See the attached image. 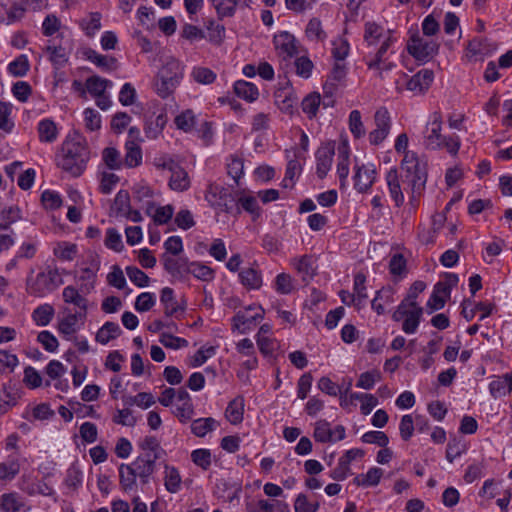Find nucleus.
<instances>
[{
  "label": "nucleus",
  "mask_w": 512,
  "mask_h": 512,
  "mask_svg": "<svg viewBox=\"0 0 512 512\" xmlns=\"http://www.w3.org/2000/svg\"><path fill=\"white\" fill-rule=\"evenodd\" d=\"M130 208L129 193L125 190H120L115 197L112 209L117 216H123Z\"/></svg>",
  "instance_id": "nucleus-47"
},
{
  "label": "nucleus",
  "mask_w": 512,
  "mask_h": 512,
  "mask_svg": "<svg viewBox=\"0 0 512 512\" xmlns=\"http://www.w3.org/2000/svg\"><path fill=\"white\" fill-rule=\"evenodd\" d=\"M434 79V73L430 69H422L413 75L406 83V88L416 94L425 93Z\"/></svg>",
  "instance_id": "nucleus-9"
},
{
  "label": "nucleus",
  "mask_w": 512,
  "mask_h": 512,
  "mask_svg": "<svg viewBox=\"0 0 512 512\" xmlns=\"http://www.w3.org/2000/svg\"><path fill=\"white\" fill-rule=\"evenodd\" d=\"M450 297L449 291L442 288L438 283L434 286L433 293L427 302V306L432 310H440L444 307L446 299Z\"/></svg>",
  "instance_id": "nucleus-31"
},
{
  "label": "nucleus",
  "mask_w": 512,
  "mask_h": 512,
  "mask_svg": "<svg viewBox=\"0 0 512 512\" xmlns=\"http://www.w3.org/2000/svg\"><path fill=\"white\" fill-rule=\"evenodd\" d=\"M375 175L376 171L373 165L357 166L354 176L355 188L361 193L366 192L373 185Z\"/></svg>",
  "instance_id": "nucleus-14"
},
{
  "label": "nucleus",
  "mask_w": 512,
  "mask_h": 512,
  "mask_svg": "<svg viewBox=\"0 0 512 512\" xmlns=\"http://www.w3.org/2000/svg\"><path fill=\"white\" fill-rule=\"evenodd\" d=\"M291 265L301 276L303 282L308 283L316 275V260L312 255H303L293 258Z\"/></svg>",
  "instance_id": "nucleus-10"
},
{
  "label": "nucleus",
  "mask_w": 512,
  "mask_h": 512,
  "mask_svg": "<svg viewBox=\"0 0 512 512\" xmlns=\"http://www.w3.org/2000/svg\"><path fill=\"white\" fill-rule=\"evenodd\" d=\"M334 146L332 144H326L319 147L316 151V172L320 179H323L331 168Z\"/></svg>",
  "instance_id": "nucleus-13"
},
{
  "label": "nucleus",
  "mask_w": 512,
  "mask_h": 512,
  "mask_svg": "<svg viewBox=\"0 0 512 512\" xmlns=\"http://www.w3.org/2000/svg\"><path fill=\"white\" fill-rule=\"evenodd\" d=\"M77 253L76 244L70 243H59L57 247L54 248V254L61 260L71 261L74 259Z\"/></svg>",
  "instance_id": "nucleus-55"
},
{
  "label": "nucleus",
  "mask_w": 512,
  "mask_h": 512,
  "mask_svg": "<svg viewBox=\"0 0 512 512\" xmlns=\"http://www.w3.org/2000/svg\"><path fill=\"white\" fill-rule=\"evenodd\" d=\"M159 342L166 348L180 349L188 346V341L184 338L176 337L168 332H162Z\"/></svg>",
  "instance_id": "nucleus-52"
},
{
  "label": "nucleus",
  "mask_w": 512,
  "mask_h": 512,
  "mask_svg": "<svg viewBox=\"0 0 512 512\" xmlns=\"http://www.w3.org/2000/svg\"><path fill=\"white\" fill-rule=\"evenodd\" d=\"M121 334L120 326L114 322H106L97 332L96 341L101 344H107Z\"/></svg>",
  "instance_id": "nucleus-26"
},
{
  "label": "nucleus",
  "mask_w": 512,
  "mask_h": 512,
  "mask_svg": "<svg viewBox=\"0 0 512 512\" xmlns=\"http://www.w3.org/2000/svg\"><path fill=\"white\" fill-rule=\"evenodd\" d=\"M158 78L164 79H177L181 80L182 78V68L180 63L177 60L171 59L166 62V64L161 68L158 73Z\"/></svg>",
  "instance_id": "nucleus-35"
},
{
  "label": "nucleus",
  "mask_w": 512,
  "mask_h": 512,
  "mask_svg": "<svg viewBox=\"0 0 512 512\" xmlns=\"http://www.w3.org/2000/svg\"><path fill=\"white\" fill-rule=\"evenodd\" d=\"M160 301L164 304V313L166 316H172L178 312H183L184 307L179 305L174 298V291L169 287L161 290Z\"/></svg>",
  "instance_id": "nucleus-19"
},
{
  "label": "nucleus",
  "mask_w": 512,
  "mask_h": 512,
  "mask_svg": "<svg viewBox=\"0 0 512 512\" xmlns=\"http://www.w3.org/2000/svg\"><path fill=\"white\" fill-rule=\"evenodd\" d=\"M241 283L251 289H258L262 284L260 273L254 268H246L239 274Z\"/></svg>",
  "instance_id": "nucleus-37"
},
{
  "label": "nucleus",
  "mask_w": 512,
  "mask_h": 512,
  "mask_svg": "<svg viewBox=\"0 0 512 512\" xmlns=\"http://www.w3.org/2000/svg\"><path fill=\"white\" fill-rule=\"evenodd\" d=\"M243 413L244 399L243 397L238 396L229 402L225 411V416L231 424L236 425L242 422Z\"/></svg>",
  "instance_id": "nucleus-18"
},
{
  "label": "nucleus",
  "mask_w": 512,
  "mask_h": 512,
  "mask_svg": "<svg viewBox=\"0 0 512 512\" xmlns=\"http://www.w3.org/2000/svg\"><path fill=\"white\" fill-rule=\"evenodd\" d=\"M296 102V98L291 93L281 92L276 95V103L285 113L292 114Z\"/></svg>",
  "instance_id": "nucleus-59"
},
{
  "label": "nucleus",
  "mask_w": 512,
  "mask_h": 512,
  "mask_svg": "<svg viewBox=\"0 0 512 512\" xmlns=\"http://www.w3.org/2000/svg\"><path fill=\"white\" fill-rule=\"evenodd\" d=\"M439 50V44L434 40H424L413 37L408 45V52L417 60L426 62L434 57Z\"/></svg>",
  "instance_id": "nucleus-6"
},
{
  "label": "nucleus",
  "mask_w": 512,
  "mask_h": 512,
  "mask_svg": "<svg viewBox=\"0 0 512 512\" xmlns=\"http://www.w3.org/2000/svg\"><path fill=\"white\" fill-rule=\"evenodd\" d=\"M383 28L375 22L365 24L364 40L368 45H373L382 37Z\"/></svg>",
  "instance_id": "nucleus-54"
},
{
  "label": "nucleus",
  "mask_w": 512,
  "mask_h": 512,
  "mask_svg": "<svg viewBox=\"0 0 512 512\" xmlns=\"http://www.w3.org/2000/svg\"><path fill=\"white\" fill-rule=\"evenodd\" d=\"M158 459V455H152L151 453H145L132 463L137 476L140 478L142 484H146L149 481V477L155 470V462Z\"/></svg>",
  "instance_id": "nucleus-8"
},
{
  "label": "nucleus",
  "mask_w": 512,
  "mask_h": 512,
  "mask_svg": "<svg viewBox=\"0 0 512 512\" xmlns=\"http://www.w3.org/2000/svg\"><path fill=\"white\" fill-rule=\"evenodd\" d=\"M337 174L341 185H344L349 174V152L345 144L338 147Z\"/></svg>",
  "instance_id": "nucleus-27"
},
{
  "label": "nucleus",
  "mask_w": 512,
  "mask_h": 512,
  "mask_svg": "<svg viewBox=\"0 0 512 512\" xmlns=\"http://www.w3.org/2000/svg\"><path fill=\"white\" fill-rule=\"evenodd\" d=\"M63 155L58 159V166L77 177L82 174L89 160V151L84 139L77 133L69 137L62 146Z\"/></svg>",
  "instance_id": "nucleus-2"
},
{
  "label": "nucleus",
  "mask_w": 512,
  "mask_h": 512,
  "mask_svg": "<svg viewBox=\"0 0 512 512\" xmlns=\"http://www.w3.org/2000/svg\"><path fill=\"white\" fill-rule=\"evenodd\" d=\"M192 78L199 84L208 85L215 81L216 74L206 67H195L191 73Z\"/></svg>",
  "instance_id": "nucleus-48"
},
{
  "label": "nucleus",
  "mask_w": 512,
  "mask_h": 512,
  "mask_svg": "<svg viewBox=\"0 0 512 512\" xmlns=\"http://www.w3.org/2000/svg\"><path fill=\"white\" fill-rule=\"evenodd\" d=\"M321 104L320 94L317 92H313L308 94L301 103L302 110L304 113L308 115L309 118H313L316 116L318 108Z\"/></svg>",
  "instance_id": "nucleus-41"
},
{
  "label": "nucleus",
  "mask_w": 512,
  "mask_h": 512,
  "mask_svg": "<svg viewBox=\"0 0 512 512\" xmlns=\"http://www.w3.org/2000/svg\"><path fill=\"white\" fill-rule=\"evenodd\" d=\"M54 315V308L49 304H44L37 307L32 318L38 326H46L50 323Z\"/></svg>",
  "instance_id": "nucleus-42"
},
{
  "label": "nucleus",
  "mask_w": 512,
  "mask_h": 512,
  "mask_svg": "<svg viewBox=\"0 0 512 512\" xmlns=\"http://www.w3.org/2000/svg\"><path fill=\"white\" fill-rule=\"evenodd\" d=\"M305 32L307 37L311 40L322 41L326 37L321 22L317 18H312L309 21Z\"/></svg>",
  "instance_id": "nucleus-58"
},
{
  "label": "nucleus",
  "mask_w": 512,
  "mask_h": 512,
  "mask_svg": "<svg viewBox=\"0 0 512 512\" xmlns=\"http://www.w3.org/2000/svg\"><path fill=\"white\" fill-rule=\"evenodd\" d=\"M187 272L193 274L196 278L203 281H209L213 279V270L201 263L192 262L187 267Z\"/></svg>",
  "instance_id": "nucleus-46"
},
{
  "label": "nucleus",
  "mask_w": 512,
  "mask_h": 512,
  "mask_svg": "<svg viewBox=\"0 0 512 512\" xmlns=\"http://www.w3.org/2000/svg\"><path fill=\"white\" fill-rule=\"evenodd\" d=\"M366 277L363 273H358L354 277V296H349L353 305L360 310L364 306V302L367 299L368 295L366 293L365 286Z\"/></svg>",
  "instance_id": "nucleus-17"
},
{
  "label": "nucleus",
  "mask_w": 512,
  "mask_h": 512,
  "mask_svg": "<svg viewBox=\"0 0 512 512\" xmlns=\"http://www.w3.org/2000/svg\"><path fill=\"white\" fill-rule=\"evenodd\" d=\"M125 148V165L130 168L140 165L142 161V152L140 146L134 140H128L125 144Z\"/></svg>",
  "instance_id": "nucleus-25"
},
{
  "label": "nucleus",
  "mask_w": 512,
  "mask_h": 512,
  "mask_svg": "<svg viewBox=\"0 0 512 512\" xmlns=\"http://www.w3.org/2000/svg\"><path fill=\"white\" fill-rule=\"evenodd\" d=\"M319 508V503L309 502L305 494H299L294 503L295 512H316Z\"/></svg>",
  "instance_id": "nucleus-64"
},
{
  "label": "nucleus",
  "mask_w": 512,
  "mask_h": 512,
  "mask_svg": "<svg viewBox=\"0 0 512 512\" xmlns=\"http://www.w3.org/2000/svg\"><path fill=\"white\" fill-rule=\"evenodd\" d=\"M402 171L405 175L402 181L399 180L398 172L396 169H391L386 175V182L389 188L390 195L397 207L404 203L403 189L407 191L410 189V203L416 206L418 198L421 196L425 189L427 181V172L424 165L420 164L414 153H407L401 164Z\"/></svg>",
  "instance_id": "nucleus-1"
},
{
  "label": "nucleus",
  "mask_w": 512,
  "mask_h": 512,
  "mask_svg": "<svg viewBox=\"0 0 512 512\" xmlns=\"http://www.w3.org/2000/svg\"><path fill=\"white\" fill-rule=\"evenodd\" d=\"M1 508L6 512H26V507L21 498L15 493L1 496Z\"/></svg>",
  "instance_id": "nucleus-22"
},
{
  "label": "nucleus",
  "mask_w": 512,
  "mask_h": 512,
  "mask_svg": "<svg viewBox=\"0 0 512 512\" xmlns=\"http://www.w3.org/2000/svg\"><path fill=\"white\" fill-rule=\"evenodd\" d=\"M219 18L231 17L238 6L235 0H211Z\"/></svg>",
  "instance_id": "nucleus-44"
},
{
  "label": "nucleus",
  "mask_w": 512,
  "mask_h": 512,
  "mask_svg": "<svg viewBox=\"0 0 512 512\" xmlns=\"http://www.w3.org/2000/svg\"><path fill=\"white\" fill-rule=\"evenodd\" d=\"M434 120L431 123L430 133L426 136V145L430 149L442 148V140L444 136L441 135V115L437 112L433 114Z\"/></svg>",
  "instance_id": "nucleus-16"
},
{
  "label": "nucleus",
  "mask_w": 512,
  "mask_h": 512,
  "mask_svg": "<svg viewBox=\"0 0 512 512\" xmlns=\"http://www.w3.org/2000/svg\"><path fill=\"white\" fill-rule=\"evenodd\" d=\"M276 49L286 54L287 57H293L298 53L295 37L289 32H282L274 37Z\"/></svg>",
  "instance_id": "nucleus-15"
},
{
  "label": "nucleus",
  "mask_w": 512,
  "mask_h": 512,
  "mask_svg": "<svg viewBox=\"0 0 512 512\" xmlns=\"http://www.w3.org/2000/svg\"><path fill=\"white\" fill-rule=\"evenodd\" d=\"M84 55L89 61L106 70H112L117 62L115 58L101 55L92 49H87Z\"/></svg>",
  "instance_id": "nucleus-34"
},
{
  "label": "nucleus",
  "mask_w": 512,
  "mask_h": 512,
  "mask_svg": "<svg viewBox=\"0 0 512 512\" xmlns=\"http://www.w3.org/2000/svg\"><path fill=\"white\" fill-rule=\"evenodd\" d=\"M98 266L86 267L81 270L80 280L86 281L87 283L81 288V291L88 294L94 289V283L96 278V272Z\"/></svg>",
  "instance_id": "nucleus-57"
},
{
  "label": "nucleus",
  "mask_w": 512,
  "mask_h": 512,
  "mask_svg": "<svg viewBox=\"0 0 512 512\" xmlns=\"http://www.w3.org/2000/svg\"><path fill=\"white\" fill-rule=\"evenodd\" d=\"M376 128L369 133V142L372 145H379L387 137L391 127V119L386 108H379L374 115Z\"/></svg>",
  "instance_id": "nucleus-7"
},
{
  "label": "nucleus",
  "mask_w": 512,
  "mask_h": 512,
  "mask_svg": "<svg viewBox=\"0 0 512 512\" xmlns=\"http://www.w3.org/2000/svg\"><path fill=\"white\" fill-rule=\"evenodd\" d=\"M104 244L107 248L112 249L117 252H120L123 248V242H122L121 235L115 228H109L106 231V237L104 240Z\"/></svg>",
  "instance_id": "nucleus-60"
},
{
  "label": "nucleus",
  "mask_w": 512,
  "mask_h": 512,
  "mask_svg": "<svg viewBox=\"0 0 512 512\" xmlns=\"http://www.w3.org/2000/svg\"><path fill=\"white\" fill-rule=\"evenodd\" d=\"M349 129L355 138H361L365 135V128L361 120V114L358 110L350 112Z\"/></svg>",
  "instance_id": "nucleus-49"
},
{
  "label": "nucleus",
  "mask_w": 512,
  "mask_h": 512,
  "mask_svg": "<svg viewBox=\"0 0 512 512\" xmlns=\"http://www.w3.org/2000/svg\"><path fill=\"white\" fill-rule=\"evenodd\" d=\"M234 92L237 96L248 100V101H254L257 99L259 92L257 87L244 80L236 81L234 84Z\"/></svg>",
  "instance_id": "nucleus-28"
},
{
  "label": "nucleus",
  "mask_w": 512,
  "mask_h": 512,
  "mask_svg": "<svg viewBox=\"0 0 512 512\" xmlns=\"http://www.w3.org/2000/svg\"><path fill=\"white\" fill-rule=\"evenodd\" d=\"M79 318H85L82 312L68 315L59 323V331L65 335L74 333L76 331V324Z\"/></svg>",
  "instance_id": "nucleus-51"
},
{
  "label": "nucleus",
  "mask_w": 512,
  "mask_h": 512,
  "mask_svg": "<svg viewBox=\"0 0 512 512\" xmlns=\"http://www.w3.org/2000/svg\"><path fill=\"white\" fill-rule=\"evenodd\" d=\"M362 442L368 444H377L380 447H386L389 443L387 435L382 431H369L362 435Z\"/></svg>",
  "instance_id": "nucleus-62"
},
{
  "label": "nucleus",
  "mask_w": 512,
  "mask_h": 512,
  "mask_svg": "<svg viewBox=\"0 0 512 512\" xmlns=\"http://www.w3.org/2000/svg\"><path fill=\"white\" fill-rule=\"evenodd\" d=\"M179 83L180 80L177 79L166 80L164 78H158L157 81L155 82L156 93L161 98H167L173 93V91L175 90Z\"/></svg>",
  "instance_id": "nucleus-45"
},
{
  "label": "nucleus",
  "mask_w": 512,
  "mask_h": 512,
  "mask_svg": "<svg viewBox=\"0 0 512 512\" xmlns=\"http://www.w3.org/2000/svg\"><path fill=\"white\" fill-rule=\"evenodd\" d=\"M255 306H249L245 311H238L233 317V328L240 331L242 334L250 330L256 322L263 318V313H255L251 315L249 312L255 309Z\"/></svg>",
  "instance_id": "nucleus-12"
},
{
  "label": "nucleus",
  "mask_w": 512,
  "mask_h": 512,
  "mask_svg": "<svg viewBox=\"0 0 512 512\" xmlns=\"http://www.w3.org/2000/svg\"><path fill=\"white\" fill-rule=\"evenodd\" d=\"M102 159L110 170H118L123 164L120 152L114 147L105 148L102 152Z\"/></svg>",
  "instance_id": "nucleus-40"
},
{
  "label": "nucleus",
  "mask_w": 512,
  "mask_h": 512,
  "mask_svg": "<svg viewBox=\"0 0 512 512\" xmlns=\"http://www.w3.org/2000/svg\"><path fill=\"white\" fill-rule=\"evenodd\" d=\"M168 171L171 172L169 187L177 192L186 191L190 187L188 173L178 163H169Z\"/></svg>",
  "instance_id": "nucleus-11"
},
{
  "label": "nucleus",
  "mask_w": 512,
  "mask_h": 512,
  "mask_svg": "<svg viewBox=\"0 0 512 512\" xmlns=\"http://www.w3.org/2000/svg\"><path fill=\"white\" fill-rule=\"evenodd\" d=\"M192 461L204 470L211 465V452L208 449H196L191 453Z\"/></svg>",
  "instance_id": "nucleus-63"
},
{
  "label": "nucleus",
  "mask_w": 512,
  "mask_h": 512,
  "mask_svg": "<svg viewBox=\"0 0 512 512\" xmlns=\"http://www.w3.org/2000/svg\"><path fill=\"white\" fill-rule=\"evenodd\" d=\"M166 115L159 114L155 117L154 120L148 119L146 121L145 126V134L150 139H155L158 137L159 134H161L165 124H166Z\"/></svg>",
  "instance_id": "nucleus-39"
},
{
  "label": "nucleus",
  "mask_w": 512,
  "mask_h": 512,
  "mask_svg": "<svg viewBox=\"0 0 512 512\" xmlns=\"http://www.w3.org/2000/svg\"><path fill=\"white\" fill-rule=\"evenodd\" d=\"M313 436L317 442L321 443L335 441L333 431L330 428L329 422L326 420H319L316 422Z\"/></svg>",
  "instance_id": "nucleus-38"
},
{
  "label": "nucleus",
  "mask_w": 512,
  "mask_h": 512,
  "mask_svg": "<svg viewBox=\"0 0 512 512\" xmlns=\"http://www.w3.org/2000/svg\"><path fill=\"white\" fill-rule=\"evenodd\" d=\"M21 218L20 209L17 206L3 208L0 211V229H8L11 224Z\"/></svg>",
  "instance_id": "nucleus-43"
},
{
  "label": "nucleus",
  "mask_w": 512,
  "mask_h": 512,
  "mask_svg": "<svg viewBox=\"0 0 512 512\" xmlns=\"http://www.w3.org/2000/svg\"><path fill=\"white\" fill-rule=\"evenodd\" d=\"M423 315V308L418 304L401 302L392 314V319L396 322L403 320L402 330L406 334L416 332Z\"/></svg>",
  "instance_id": "nucleus-4"
},
{
  "label": "nucleus",
  "mask_w": 512,
  "mask_h": 512,
  "mask_svg": "<svg viewBox=\"0 0 512 512\" xmlns=\"http://www.w3.org/2000/svg\"><path fill=\"white\" fill-rule=\"evenodd\" d=\"M62 282L56 269L40 272L35 280H27V291L34 296H42L46 291H51Z\"/></svg>",
  "instance_id": "nucleus-5"
},
{
  "label": "nucleus",
  "mask_w": 512,
  "mask_h": 512,
  "mask_svg": "<svg viewBox=\"0 0 512 512\" xmlns=\"http://www.w3.org/2000/svg\"><path fill=\"white\" fill-rule=\"evenodd\" d=\"M490 393L494 397L512 392V374H505L502 378L492 381L489 385Z\"/></svg>",
  "instance_id": "nucleus-33"
},
{
  "label": "nucleus",
  "mask_w": 512,
  "mask_h": 512,
  "mask_svg": "<svg viewBox=\"0 0 512 512\" xmlns=\"http://www.w3.org/2000/svg\"><path fill=\"white\" fill-rule=\"evenodd\" d=\"M120 484L125 491H131L136 485L137 474L132 465L121 464L119 466Z\"/></svg>",
  "instance_id": "nucleus-23"
},
{
  "label": "nucleus",
  "mask_w": 512,
  "mask_h": 512,
  "mask_svg": "<svg viewBox=\"0 0 512 512\" xmlns=\"http://www.w3.org/2000/svg\"><path fill=\"white\" fill-rule=\"evenodd\" d=\"M110 86H112L110 80L97 75L91 76L86 80V89L94 97L104 94L105 90Z\"/></svg>",
  "instance_id": "nucleus-30"
},
{
  "label": "nucleus",
  "mask_w": 512,
  "mask_h": 512,
  "mask_svg": "<svg viewBox=\"0 0 512 512\" xmlns=\"http://www.w3.org/2000/svg\"><path fill=\"white\" fill-rule=\"evenodd\" d=\"M205 198L211 206L219 208L221 211L234 215L241 213V208L237 205L234 196L224 186L210 184L207 188Z\"/></svg>",
  "instance_id": "nucleus-3"
},
{
  "label": "nucleus",
  "mask_w": 512,
  "mask_h": 512,
  "mask_svg": "<svg viewBox=\"0 0 512 512\" xmlns=\"http://www.w3.org/2000/svg\"><path fill=\"white\" fill-rule=\"evenodd\" d=\"M63 300L65 303L73 304L81 309L80 312L86 316L87 299L84 298L79 291L73 286H67L62 292Z\"/></svg>",
  "instance_id": "nucleus-21"
},
{
  "label": "nucleus",
  "mask_w": 512,
  "mask_h": 512,
  "mask_svg": "<svg viewBox=\"0 0 512 512\" xmlns=\"http://www.w3.org/2000/svg\"><path fill=\"white\" fill-rule=\"evenodd\" d=\"M11 104L0 101V129L6 133L12 131L14 127L13 121L10 119Z\"/></svg>",
  "instance_id": "nucleus-53"
},
{
  "label": "nucleus",
  "mask_w": 512,
  "mask_h": 512,
  "mask_svg": "<svg viewBox=\"0 0 512 512\" xmlns=\"http://www.w3.org/2000/svg\"><path fill=\"white\" fill-rule=\"evenodd\" d=\"M165 487L170 493H176L181 486V476L175 467L165 465Z\"/></svg>",
  "instance_id": "nucleus-36"
},
{
  "label": "nucleus",
  "mask_w": 512,
  "mask_h": 512,
  "mask_svg": "<svg viewBox=\"0 0 512 512\" xmlns=\"http://www.w3.org/2000/svg\"><path fill=\"white\" fill-rule=\"evenodd\" d=\"M45 50L49 54L50 61L57 68L63 67L68 62L69 52L66 48L62 46L48 45Z\"/></svg>",
  "instance_id": "nucleus-32"
},
{
  "label": "nucleus",
  "mask_w": 512,
  "mask_h": 512,
  "mask_svg": "<svg viewBox=\"0 0 512 512\" xmlns=\"http://www.w3.org/2000/svg\"><path fill=\"white\" fill-rule=\"evenodd\" d=\"M381 379V374L377 370L367 371L359 376L356 386L362 389L369 390L373 388L376 381Z\"/></svg>",
  "instance_id": "nucleus-56"
},
{
  "label": "nucleus",
  "mask_w": 512,
  "mask_h": 512,
  "mask_svg": "<svg viewBox=\"0 0 512 512\" xmlns=\"http://www.w3.org/2000/svg\"><path fill=\"white\" fill-rule=\"evenodd\" d=\"M126 273L129 279L138 287H146L149 284V277L135 266L126 267Z\"/></svg>",
  "instance_id": "nucleus-61"
},
{
  "label": "nucleus",
  "mask_w": 512,
  "mask_h": 512,
  "mask_svg": "<svg viewBox=\"0 0 512 512\" xmlns=\"http://www.w3.org/2000/svg\"><path fill=\"white\" fill-rule=\"evenodd\" d=\"M29 70V61L25 55H20L8 65V71L16 77L26 75Z\"/></svg>",
  "instance_id": "nucleus-50"
},
{
  "label": "nucleus",
  "mask_w": 512,
  "mask_h": 512,
  "mask_svg": "<svg viewBox=\"0 0 512 512\" xmlns=\"http://www.w3.org/2000/svg\"><path fill=\"white\" fill-rule=\"evenodd\" d=\"M39 140L45 143H52L57 139L58 130L54 121L43 119L38 123L37 127Z\"/></svg>",
  "instance_id": "nucleus-20"
},
{
  "label": "nucleus",
  "mask_w": 512,
  "mask_h": 512,
  "mask_svg": "<svg viewBox=\"0 0 512 512\" xmlns=\"http://www.w3.org/2000/svg\"><path fill=\"white\" fill-rule=\"evenodd\" d=\"M216 424L217 421L212 417L199 418L192 422L191 432L197 437H204L215 429Z\"/></svg>",
  "instance_id": "nucleus-29"
},
{
  "label": "nucleus",
  "mask_w": 512,
  "mask_h": 512,
  "mask_svg": "<svg viewBox=\"0 0 512 512\" xmlns=\"http://www.w3.org/2000/svg\"><path fill=\"white\" fill-rule=\"evenodd\" d=\"M491 51V45L488 43L487 39L484 38H474L468 43L467 46V55L468 57H484L489 54Z\"/></svg>",
  "instance_id": "nucleus-24"
}]
</instances>
